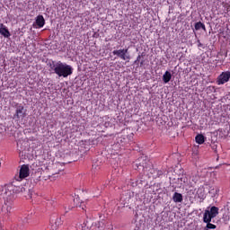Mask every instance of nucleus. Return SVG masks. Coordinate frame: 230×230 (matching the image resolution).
Listing matches in <instances>:
<instances>
[{
  "instance_id": "nucleus-3",
  "label": "nucleus",
  "mask_w": 230,
  "mask_h": 230,
  "mask_svg": "<svg viewBox=\"0 0 230 230\" xmlns=\"http://www.w3.org/2000/svg\"><path fill=\"white\" fill-rule=\"evenodd\" d=\"M26 191V189H23L22 186H15L13 184H9L2 188L0 195L6 199L7 200H13L17 193Z\"/></svg>"
},
{
  "instance_id": "nucleus-20",
  "label": "nucleus",
  "mask_w": 230,
  "mask_h": 230,
  "mask_svg": "<svg viewBox=\"0 0 230 230\" xmlns=\"http://www.w3.org/2000/svg\"><path fill=\"white\" fill-rule=\"evenodd\" d=\"M140 61H141V55H138L137 58V60H135L134 64H137Z\"/></svg>"
},
{
  "instance_id": "nucleus-12",
  "label": "nucleus",
  "mask_w": 230,
  "mask_h": 230,
  "mask_svg": "<svg viewBox=\"0 0 230 230\" xmlns=\"http://www.w3.org/2000/svg\"><path fill=\"white\" fill-rule=\"evenodd\" d=\"M36 24L39 28H44V24H46V20L42 14H40L36 17Z\"/></svg>"
},
{
  "instance_id": "nucleus-9",
  "label": "nucleus",
  "mask_w": 230,
  "mask_h": 230,
  "mask_svg": "<svg viewBox=\"0 0 230 230\" xmlns=\"http://www.w3.org/2000/svg\"><path fill=\"white\" fill-rule=\"evenodd\" d=\"M12 202H13V200H9V204L4 203L2 207V213L5 215V217H10V213H12Z\"/></svg>"
},
{
  "instance_id": "nucleus-13",
  "label": "nucleus",
  "mask_w": 230,
  "mask_h": 230,
  "mask_svg": "<svg viewBox=\"0 0 230 230\" xmlns=\"http://www.w3.org/2000/svg\"><path fill=\"white\" fill-rule=\"evenodd\" d=\"M62 224H63L62 218L57 217L55 219L54 223H51V229L57 230V229H58V227H60V226H62Z\"/></svg>"
},
{
  "instance_id": "nucleus-25",
  "label": "nucleus",
  "mask_w": 230,
  "mask_h": 230,
  "mask_svg": "<svg viewBox=\"0 0 230 230\" xmlns=\"http://www.w3.org/2000/svg\"><path fill=\"white\" fill-rule=\"evenodd\" d=\"M203 230H208L207 227H205Z\"/></svg>"
},
{
  "instance_id": "nucleus-10",
  "label": "nucleus",
  "mask_w": 230,
  "mask_h": 230,
  "mask_svg": "<svg viewBox=\"0 0 230 230\" xmlns=\"http://www.w3.org/2000/svg\"><path fill=\"white\" fill-rule=\"evenodd\" d=\"M197 196L198 199H200V200H204L206 199V189L204 188V186L199 187L197 190Z\"/></svg>"
},
{
  "instance_id": "nucleus-4",
  "label": "nucleus",
  "mask_w": 230,
  "mask_h": 230,
  "mask_svg": "<svg viewBox=\"0 0 230 230\" xmlns=\"http://www.w3.org/2000/svg\"><path fill=\"white\" fill-rule=\"evenodd\" d=\"M218 215V208L217 207H211L210 210L206 209L203 214V222L207 224L206 228L207 229H217V225L211 224V220L213 218H216V217Z\"/></svg>"
},
{
  "instance_id": "nucleus-18",
  "label": "nucleus",
  "mask_w": 230,
  "mask_h": 230,
  "mask_svg": "<svg viewBox=\"0 0 230 230\" xmlns=\"http://www.w3.org/2000/svg\"><path fill=\"white\" fill-rule=\"evenodd\" d=\"M93 227H96L98 230H103V222L102 221H97L93 224Z\"/></svg>"
},
{
  "instance_id": "nucleus-6",
  "label": "nucleus",
  "mask_w": 230,
  "mask_h": 230,
  "mask_svg": "<svg viewBox=\"0 0 230 230\" xmlns=\"http://www.w3.org/2000/svg\"><path fill=\"white\" fill-rule=\"evenodd\" d=\"M113 55L121 58V60H130V54L128 53V49H121L112 51Z\"/></svg>"
},
{
  "instance_id": "nucleus-23",
  "label": "nucleus",
  "mask_w": 230,
  "mask_h": 230,
  "mask_svg": "<svg viewBox=\"0 0 230 230\" xmlns=\"http://www.w3.org/2000/svg\"><path fill=\"white\" fill-rule=\"evenodd\" d=\"M186 181H188L186 178L183 179V182H186Z\"/></svg>"
},
{
  "instance_id": "nucleus-2",
  "label": "nucleus",
  "mask_w": 230,
  "mask_h": 230,
  "mask_svg": "<svg viewBox=\"0 0 230 230\" xmlns=\"http://www.w3.org/2000/svg\"><path fill=\"white\" fill-rule=\"evenodd\" d=\"M49 67L59 78L62 76L63 78H67V76L73 75V67L70 65L62 63V61H52L49 63Z\"/></svg>"
},
{
  "instance_id": "nucleus-14",
  "label": "nucleus",
  "mask_w": 230,
  "mask_h": 230,
  "mask_svg": "<svg viewBox=\"0 0 230 230\" xmlns=\"http://www.w3.org/2000/svg\"><path fill=\"white\" fill-rule=\"evenodd\" d=\"M195 141L198 145H204V143H206V137L202 134H199L196 136Z\"/></svg>"
},
{
  "instance_id": "nucleus-22",
  "label": "nucleus",
  "mask_w": 230,
  "mask_h": 230,
  "mask_svg": "<svg viewBox=\"0 0 230 230\" xmlns=\"http://www.w3.org/2000/svg\"><path fill=\"white\" fill-rule=\"evenodd\" d=\"M28 199H31V193H29Z\"/></svg>"
},
{
  "instance_id": "nucleus-19",
  "label": "nucleus",
  "mask_w": 230,
  "mask_h": 230,
  "mask_svg": "<svg viewBox=\"0 0 230 230\" xmlns=\"http://www.w3.org/2000/svg\"><path fill=\"white\" fill-rule=\"evenodd\" d=\"M73 208H75V206L65 207V213H68Z\"/></svg>"
},
{
  "instance_id": "nucleus-17",
  "label": "nucleus",
  "mask_w": 230,
  "mask_h": 230,
  "mask_svg": "<svg viewBox=\"0 0 230 230\" xmlns=\"http://www.w3.org/2000/svg\"><path fill=\"white\" fill-rule=\"evenodd\" d=\"M195 30L199 31V30H206V25L204 23H202V22H198L195 23L194 25Z\"/></svg>"
},
{
  "instance_id": "nucleus-16",
  "label": "nucleus",
  "mask_w": 230,
  "mask_h": 230,
  "mask_svg": "<svg viewBox=\"0 0 230 230\" xmlns=\"http://www.w3.org/2000/svg\"><path fill=\"white\" fill-rule=\"evenodd\" d=\"M173 202H182V194L175 192L172 196Z\"/></svg>"
},
{
  "instance_id": "nucleus-21",
  "label": "nucleus",
  "mask_w": 230,
  "mask_h": 230,
  "mask_svg": "<svg viewBox=\"0 0 230 230\" xmlns=\"http://www.w3.org/2000/svg\"><path fill=\"white\" fill-rule=\"evenodd\" d=\"M80 207L82 208V209H85V202L81 203Z\"/></svg>"
},
{
  "instance_id": "nucleus-1",
  "label": "nucleus",
  "mask_w": 230,
  "mask_h": 230,
  "mask_svg": "<svg viewBox=\"0 0 230 230\" xmlns=\"http://www.w3.org/2000/svg\"><path fill=\"white\" fill-rule=\"evenodd\" d=\"M138 161L139 163L136 164L137 170L142 168V170L146 172L149 177H152V179H159V177H163L164 172L162 170L154 168L151 161L145 158H140Z\"/></svg>"
},
{
  "instance_id": "nucleus-5",
  "label": "nucleus",
  "mask_w": 230,
  "mask_h": 230,
  "mask_svg": "<svg viewBox=\"0 0 230 230\" xmlns=\"http://www.w3.org/2000/svg\"><path fill=\"white\" fill-rule=\"evenodd\" d=\"M26 177H30V166L26 164H22L20 168L19 175L16 178V180L21 182L23 179H26Z\"/></svg>"
},
{
  "instance_id": "nucleus-7",
  "label": "nucleus",
  "mask_w": 230,
  "mask_h": 230,
  "mask_svg": "<svg viewBox=\"0 0 230 230\" xmlns=\"http://www.w3.org/2000/svg\"><path fill=\"white\" fill-rule=\"evenodd\" d=\"M230 79V72L226 71L222 72L221 75H218L217 84V85H224V84H227Z\"/></svg>"
},
{
  "instance_id": "nucleus-11",
  "label": "nucleus",
  "mask_w": 230,
  "mask_h": 230,
  "mask_svg": "<svg viewBox=\"0 0 230 230\" xmlns=\"http://www.w3.org/2000/svg\"><path fill=\"white\" fill-rule=\"evenodd\" d=\"M0 33L1 35H3V37H4L5 39H8V37H10V31H8V29L6 28V26H4V24L0 23Z\"/></svg>"
},
{
  "instance_id": "nucleus-15",
  "label": "nucleus",
  "mask_w": 230,
  "mask_h": 230,
  "mask_svg": "<svg viewBox=\"0 0 230 230\" xmlns=\"http://www.w3.org/2000/svg\"><path fill=\"white\" fill-rule=\"evenodd\" d=\"M170 80H172V73H170L169 71H166L163 75V82L164 84H168Z\"/></svg>"
},
{
  "instance_id": "nucleus-8",
  "label": "nucleus",
  "mask_w": 230,
  "mask_h": 230,
  "mask_svg": "<svg viewBox=\"0 0 230 230\" xmlns=\"http://www.w3.org/2000/svg\"><path fill=\"white\" fill-rule=\"evenodd\" d=\"M14 118H16L17 119H21V118H26V110L24 109V106H22V104H20L16 107Z\"/></svg>"
},
{
  "instance_id": "nucleus-24",
  "label": "nucleus",
  "mask_w": 230,
  "mask_h": 230,
  "mask_svg": "<svg viewBox=\"0 0 230 230\" xmlns=\"http://www.w3.org/2000/svg\"><path fill=\"white\" fill-rule=\"evenodd\" d=\"M143 63H144V61H141V62H140V66H143Z\"/></svg>"
}]
</instances>
